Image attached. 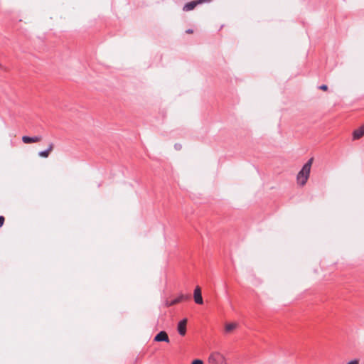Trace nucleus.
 <instances>
[{
    "instance_id": "nucleus-1",
    "label": "nucleus",
    "mask_w": 364,
    "mask_h": 364,
    "mask_svg": "<svg viewBox=\"0 0 364 364\" xmlns=\"http://www.w3.org/2000/svg\"><path fill=\"white\" fill-rule=\"evenodd\" d=\"M313 159H310L302 167L301 170L298 173L296 176V182L300 186H304L310 175Z\"/></svg>"
},
{
    "instance_id": "nucleus-2",
    "label": "nucleus",
    "mask_w": 364,
    "mask_h": 364,
    "mask_svg": "<svg viewBox=\"0 0 364 364\" xmlns=\"http://www.w3.org/2000/svg\"><path fill=\"white\" fill-rule=\"evenodd\" d=\"M224 360V355L218 352L211 353L208 358V362L210 364H223Z\"/></svg>"
},
{
    "instance_id": "nucleus-3",
    "label": "nucleus",
    "mask_w": 364,
    "mask_h": 364,
    "mask_svg": "<svg viewBox=\"0 0 364 364\" xmlns=\"http://www.w3.org/2000/svg\"><path fill=\"white\" fill-rule=\"evenodd\" d=\"M188 296L181 294L177 298L173 300H166L164 305L166 307H169L181 302L183 300L188 299Z\"/></svg>"
},
{
    "instance_id": "nucleus-4",
    "label": "nucleus",
    "mask_w": 364,
    "mask_h": 364,
    "mask_svg": "<svg viewBox=\"0 0 364 364\" xmlns=\"http://www.w3.org/2000/svg\"><path fill=\"white\" fill-rule=\"evenodd\" d=\"M193 298L196 304H203V300L201 294V289L198 286H197L194 289Z\"/></svg>"
},
{
    "instance_id": "nucleus-5",
    "label": "nucleus",
    "mask_w": 364,
    "mask_h": 364,
    "mask_svg": "<svg viewBox=\"0 0 364 364\" xmlns=\"http://www.w3.org/2000/svg\"><path fill=\"white\" fill-rule=\"evenodd\" d=\"M187 321V318H183L178 323L177 331L181 336H185L186 333Z\"/></svg>"
},
{
    "instance_id": "nucleus-6",
    "label": "nucleus",
    "mask_w": 364,
    "mask_h": 364,
    "mask_svg": "<svg viewBox=\"0 0 364 364\" xmlns=\"http://www.w3.org/2000/svg\"><path fill=\"white\" fill-rule=\"evenodd\" d=\"M154 341L156 342H169V338L168 336V334L166 331H160L155 337H154Z\"/></svg>"
},
{
    "instance_id": "nucleus-7",
    "label": "nucleus",
    "mask_w": 364,
    "mask_h": 364,
    "mask_svg": "<svg viewBox=\"0 0 364 364\" xmlns=\"http://www.w3.org/2000/svg\"><path fill=\"white\" fill-rule=\"evenodd\" d=\"M205 0L193 1L186 4L183 8L184 11H189L195 9V7L204 1Z\"/></svg>"
},
{
    "instance_id": "nucleus-8",
    "label": "nucleus",
    "mask_w": 364,
    "mask_h": 364,
    "mask_svg": "<svg viewBox=\"0 0 364 364\" xmlns=\"http://www.w3.org/2000/svg\"><path fill=\"white\" fill-rule=\"evenodd\" d=\"M42 139V137L41 136H23L22 137V141L25 144H30V143H36L38 142Z\"/></svg>"
},
{
    "instance_id": "nucleus-9",
    "label": "nucleus",
    "mask_w": 364,
    "mask_h": 364,
    "mask_svg": "<svg viewBox=\"0 0 364 364\" xmlns=\"http://www.w3.org/2000/svg\"><path fill=\"white\" fill-rule=\"evenodd\" d=\"M364 135V127L355 129L353 133V139H358Z\"/></svg>"
},
{
    "instance_id": "nucleus-10",
    "label": "nucleus",
    "mask_w": 364,
    "mask_h": 364,
    "mask_svg": "<svg viewBox=\"0 0 364 364\" xmlns=\"http://www.w3.org/2000/svg\"><path fill=\"white\" fill-rule=\"evenodd\" d=\"M53 149V144L51 143L49 144L47 149H46L44 151H41L38 153L39 156L43 157V158H47L49 156L50 153L52 151Z\"/></svg>"
},
{
    "instance_id": "nucleus-11",
    "label": "nucleus",
    "mask_w": 364,
    "mask_h": 364,
    "mask_svg": "<svg viewBox=\"0 0 364 364\" xmlns=\"http://www.w3.org/2000/svg\"><path fill=\"white\" fill-rule=\"evenodd\" d=\"M238 326L237 323L232 322V323H226L225 326V330L226 333H230L235 329H236Z\"/></svg>"
},
{
    "instance_id": "nucleus-12",
    "label": "nucleus",
    "mask_w": 364,
    "mask_h": 364,
    "mask_svg": "<svg viewBox=\"0 0 364 364\" xmlns=\"http://www.w3.org/2000/svg\"><path fill=\"white\" fill-rule=\"evenodd\" d=\"M346 364H359V360L354 359V360L348 361Z\"/></svg>"
},
{
    "instance_id": "nucleus-13",
    "label": "nucleus",
    "mask_w": 364,
    "mask_h": 364,
    "mask_svg": "<svg viewBox=\"0 0 364 364\" xmlns=\"http://www.w3.org/2000/svg\"><path fill=\"white\" fill-rule=\"evenodd\" d=\"M191 364H203V361L202 360H200V359H196V360H194Z\"/></svg>"
},
{
    "instance_id": "nucleus-14",
    "label": "nucleus",
    "mask_w": 364,
    "mask_h": 364,
    "mask_svg": "<svg viewBox=\"0 0 364 364\" xmlns=\"http://www.w3.org/2000/svg\"><path fill=\"white\" fill-rule=\"evenodd\" d=\"M319 89L323 91H326L328 90V87L326 85H322L319 87Z\"/></svg>"
},
{
    "instance_id": "nucleus-15",
    "label": "nucleus",
    "mask_w": 364,
    "mask_h": 364,
    "mask_svg": "<svg viewBox=\"0 0 364 364\" xmlns=\"http://www.w3.org/2000/svg\"><path fill=\"white\" fill-rule=\"evenodd\" d=\"M4 223V218L3 216H0V228L2 227Z\"/></svg>"
},
{
    "instance_id": "nucleus-16",
    "label": "nucleus",
    "mask_w": 364,
    "mask_h": 364,
    "mask_svg": "<svg viewBox=\"0 0 364 364\" xmlns=\"http://www.w3.org/2000/svg\"><path fill=\"white\" fill-rule=\"evenodd\" d=\"M186 32L188 33H192L193 31L191 29H188V30H187Z\"/></svg>"
}]
</instances>
